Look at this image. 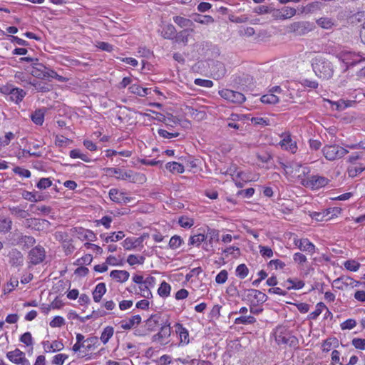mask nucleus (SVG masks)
<instances>
[{"instance_id": "nucleus-14", "label": "nucleus", "mask_w": 365, "mask_h": 365, "mask_svg": "<svg viewBox=\"0 0 365 365\" xmlns=\"http://www.w3.org/2000/svg\"><path fill=\"white\" fill-rule=\"evenodd\" d=\"M9 262L12 267H21L24 264V256L20 251L12 249L9 253Z\"/></svg>"}, {"instance_id": "nucleus-55", "label": "nucleus", "mask_w": 365, "mask_h": 365, "mask_svg": "<svg viewBox=\"0 0 365 365\" xmlns=\"http://www.w3.org/2000/svg\"><path fill=\"white\" fill-rule=\"evenodd\" d=\"M225 174L230 175L233 177V179L235 180V178H242V175H243L242 172H237V166L236 165H232L230 168H229L227 171L225 172Z\"/></svg>"}, {"instance_id": "nucleus-63", "label": "nucleus", "mask_w": 365, "mask_h": 365, "mask_svg": "<svg viewBox=\"0 0 365 365\" xmlns=\"http://www.w3.org/2000/svg\"><path fill=\"white\" fill-rule=\"evenodd\" d=\"M356 325V322L354 319H349L341 324V328L342 329H352Z\"/></svg>"}, {"instance_id": "nucleus-50", "label": "nucleus", "mask_w": 365, "mask_h": 365, "mask_svg": "<svg viewBox=\"0 0 365 365\" xmlns=\"http://www.w3.org/2000/svg\"><path fill=\"white\" fill-rule=\"evenodd\" d=\"M96 46L99 49L107 52H111L113 50V45L104 41H96Z\"/></svg>"}, {"instance_id": "nucleus-62", "label": "nucleus", "mask_w": 365, "mask_h": 365, "mask_svg": "<svg viewBox=\"0 0 365 365\" xmlns=\"http://www.w3.org/2000/svg\"><path fill=\"white\" fill-rule=\"evenodd\" d=\"M20 241L21 243H24V245H26L27 247L33 246L36 242V240L34 239V237L27 235L21 236Z\"/></svg>"}, {"instance_id": "nucleus-19", "label": "nucleus", "mask_w": 365, "mask_h": 365, "mask_svg": "<svg viewBox=\"0 0 365 365\" xmlns=\"http://www.w3.org/2000/svg\"><path fill=\"white\" fill-rule=\"evenodd\" d=\"M110 277L116 282L123 283L128 279L130 274L125 270H113L110 273Z\"/></svg>"}, {"instance_id": "nucleus-59", "label": "nucleus", "mask_w": 365, "mask_h": 365, "mask_svg": "<svg viewBox=\"0 0 365 365\" xmlns=\"http://www.w3.org/2000/svg\"><path fill=\"white\" fill-rule=\"evenodd\" d=\"M293 259L294 262L299 264L300 266H303L307 261L306 256L300 252L295 253L293 256Z\"/></svg>"}, {"instance_id": "nucleus-17", "label": "nucleus", "mask_w": 365, "mask_h": 365, "mask_svg": "<svg viewBox=\"0 0 365 365\" xmlns=\"http://www.w3.org/2000/svg\"><path fill=\"white\" fill-rule=\"evenodd\" d=\"M282 148L291 152L292 153H295L297 150V143L295 141H293L291 138L290 135L286 134L283 139L279 143Z\"/></svg>"}, {"instance_id": "nucleus-8", "label": "nucleus", "mask_w": 365, "mask_h": 365, "mask_svg": "<svg viewBox=\"0 0 365 365\" xmlns=\"http://www.w3.org/2000/svg\"><path fill=\"white\" fill-rule=\"evenodd\" d=\"M219 94L222 98L233 103L240 104L245 101L244 94L230 89H223L219 91Z\"/></svg>"}, {"instance_id": "nucleus-39", "label": "nucleus", "mask_w": 365, "mask_h": 365, "mask_svg": "<svg viewBox=\"0 0 365 365\" xmlns=\"http://www.w3.org/2000/svg\"><path fill=\"white\" fill-rule=\"evenodd\" d=\"M182 242L183 240L180 236L174 235L169 241V247L172 250H176L180 247Z\"/></svg>"}, {"instance_id": "nucleus-4", "label": "nucleus", "mask_w": 365, "mask_h": 365, "mask_svg": "<svg viewBox=\"0 0 365 365\" xmlns=\"http://www.w3.org/2000/svg\"><path fill=\"white\" fill-rule=\"evenodd\" d=\"M322 153L325 158L329 161L340 159L346 155L349 151L337 145H327L322 148Z\"/></svg>"}, {"instance_id": "nucleus-60", "label": "nucleus", "mask_w": 365, "mask_h": 365, "mask_svg": "<svg viewBox=\"0 0 365 365\" xmlns=\"http://www.w3.org/2000/svg\"><path fill=\"white\" fill-rule=\"evenodd\" d=\"M65 324V320L60 316L55 317L51 322L50 326L51 327H61Z\"/></svg>"}, {"instance_id": "nucleus-40", "label": "nucleus", "mask_w": 365, "mask_h": 365, "mask_svg": "<svg viewBox=\"0 0 365 365\" xmlns=\"http://www.w3.org/2000/svg\"><path fill=\"white\" fill-rule=\"evenodd\" d=\"M11 223L9 218L0 217V232H9L11 228Z\"/></svg>"}, {"instance_id": "nucleus-53", "label": "nucleus", "mask_w": 365, "mask_h": 365, "mask_svg": "<svg viewBox=\"0 0 365 365\" xmlns=\"http://www.w3.org/2000/svg\"><path fill=\"white\" fill-rule=\"evenodd\" d=\"M20 341L26 344V346L33 345V338L30 332H25L20 337Z\"/></svg>"}, {"instance_id": "nucleus-49", "label": "nucleus", "mask_w": 365, "mask_h": 365, "mask_svg": "<svg viewBox=\"0 0 365 365\" xmlns=\"http://www.w3.org/2000/svg\"><path fill=\"white\" fill-rule=\"evenodd\" d=\"M145 258L143 257H138L134 255H130L128 257L127 262L130 265H134L136 264H143Z\"/></svg>"}, {"instance_id": "nucleus-51", "label": "nucleus", "mask_w": 365, "mask_h": 365, "mask_svg": "<svg viewBox=\"0 0 365 365\" xmlns=\"http://www.w3.org/2000/svg\"><path fill=\"white\" fill-rule=\"evenodd\" d=\"M207 237H209V243L211 244L212 241H219V231L215 229H208Z\"/></svg>"}, {"instance_id": "nucleus-3", "label": "nucleus", "mask_w": 365, "mask_h": 365, "mask_svg": "<svg viewBox=\"0 0 365 365\" xmlns=\"http://www.w3.org/2000/svg\"><path fill=\"white\" fill-rule=\"evenodd\" d=\"M338 58L339 61L345 64L344 72H346L349 68H353L358 63L364 61L365 57L361 55V53H355L351 51H341L339 53Z\"/></svg>"}, {"instance_id": "nucleus-21", "label": "nucleus", "mask_w": 365, "mask_h": 365, "mask_svg": "<svg viewBox=\"0 0 365 365\" xmlns=\"http://www.w3.org/2000/svg\"><path fill=\"white\" fill-rule=\"evenodd\" d=\"M316 23L323 29H331L336 26V21L329 17H321L316 21Z\"/></svg>"}, {"instance_id": "nucleus-20", "label": "nucleus", "mask_w": 365, "mask_h": 365, "mask_svg": "<svg viewBox=\"0 0 365 365\" xmlns=\"http://www.w3.org/2000/svg\"><path fill=\"white\" fill-rule=\"evenodd\" d=\"M304 282L302 280L294 279H288L284 282V287L288 290L290 289H300L304 287Z\"/></svg>"}, {"instance_id": "nucleus-48", "label": "nucleus", "mask_w": 365, "mask_h": 365, "mask_svg": "<svg viewBox=\"0 0 365 365\" xmlns=\"http://www.w3.org/2000/svg\"><path fill=\"white\" fill-rule=\"evenodd\" d=\"M14 78L16 79V81L18 83L22 82V83H26L27 84H29V82H31L29 79V78H30L29 75L24 72H16L15 73Z\"/></svg>"}, {"instance_id": "nucleus-34", "label": "nucleus", "mask_w": 365, "mask_h": 365, "mask_svg": "<svg viewBox=\"0 0 365 365\" xmlns=\"http://www.w3.org/2000/svg\"><path fill=\"white\" fill-rule=\"evenodd\" d=\"M261 101L267 104H276L279 102V98L272 93L265 94L261 97Z\"/></svg>"}, {"instance_id": "nucleus-32", "label": "nucleus", "mask_w": 365, "mask_h": 365, "mask_svg": "<svg viewBox=\"0 0 365 365\" xmlns=\"http://www.w3.org/2000/svg\"><path fill=\"white\" fill-rule=\"evenodd\" d=\"M207 239V236L204 234H197L190 236L189 239V245L200 246V244Z\"/></svg>"}, {"instance_id": "nucleus-16", "label": "nucleus", "mask_w": 365, "mask_h": 365, "mask_svg": "<svg viewBox=\"0 0 365 365\" xmlns=\"http://www.w3.org/2000/svg\"><path fill=\"white\" fill-rule=\"evenodd\" d=\"M294 244L298 248L304 252H307L312 255L315 252V246L308 239L295 240Z\"/></svg>"}, {"instance_id": "nucleus-26", "label": "nucleus", "mask_w": 365, "mask_h": 365, "mask_svg": "<svg viewBox=\"0 0 365 365\" xmlns=\"http://www.w3.org/2000/svg\"><path fill=\"white\" fill-rule=\"evenodd\" d=\"M150 89L148 88H143L137 84H133L129 87L130 93L137 94L139 96H145L149 94Z\"/></svg>"}, {"instance_id": "nucleus-27", "label": "nucleus", "mask_w": 365, "mask_h": 365, "mask_svg": "<svg viewBox=\"0 0 365 365\" xmlns=\"http://www.w3.org/2000/svg\"><path fill=\"white\" fill-rule=\"evenodd\" d=\"M175 34H176L175 28L172 24L166 25L162 31V36L164 38H166V39L173 38L175 36Z\"/></svg>"}, {"instance_id": "nucleus-13", "label": "nucleus", "mask_w": 365, "mask_h": 365, "mask_svg": "<svg viewBox=\"0 0 365 365\" xmlns=\"http://www.w3.org/2000/svg\"><path fill=\"white\" fill-rule=\"evenodd\" d=\"M107 172L110 175H115L116 178L119 180H130L131 181H135V180L133 173L130 170L125 172L120 168H107Z\"/></svg>"}, {"instance_id": "nucleus-46", "label": "nucleus", "mask_w": 365, "mask_h": 365, "mask_svg": "<svg viewBox=\"0 0 365 365\" xmlns=\"http://www.w3.org/2000/svg\"><path fill=\"white\" fill-rule=\"evenodd\" d=\"M10 211L12 215L19 218H26L29 216V214L26 211L21 209L19 207H11Z\"/></svg>"}, {"instance_id": "nucleus-58", "label": "nucleus", "mask_w": 365, "mask_h": 365, "mask_svg": "<svg viewBox=\"0 0 365 365\" xmlns=\"http://www.w3.org/2000/svg\"><path fill=\"white\" fill-rule=\"evenodd\" d=\"M139 289H140V295L144 297V298H146V299H149L150 297H152V293L150 290V288L148 287L145 284H140L139 285Z\"/></svg>"}, {"instance_id": "nucleus-10", "label": "nucleus", "mask_w": 365, "mask_h": 365, "mask_svg": "<svg viewBox=\"0 0 365 365\" xmlns=\"http://www.w3.org/2000/svg\"><path fill=\"white\" fill-rule=\"evenodd\" d=\"M46 256V252L41 246H36L31 250L29 254L30 262L33 264H38L43 261Z\"/></svg>"}, {"instance_id": "nucleus-30", "label": "nucleus", "mask_w": 365, "mask_h": 365, "mask_svg": "<svg viewBox=\"0 0 365 365\" xmlns=\"http://www.w3.org/2000/svg\"><path fill=\"white\" fill-rule=\"evenodd\" d=\"M171 287L166 282H163L158 289V294L163 298L168 297L170 294Z\"/></svg>"}, {"instance_id": "nucleus-54", "label": "nucleus", "mask_w": 365, "mask_h": 365, "mask_svg": "<svg viewBox=\"0 0 365 365\" xmlns=\"http://www.w3.org/2000/svg\"><path fill=\"white\" fill-rule=\"evenodd\" d=\"M195 84L201 87L211 88L213 86V82L210 80L196 78L194 81Z\"/></svg>"}, {"instance_id": "nucleus-35", "label": "nucleus", "mask_w": 365, "mask_h": 365, "mask_svg": "<svg viewBox=\"0 0 365 365\" xmlns=\"http://www.w3.org/2000/svg\"><path fill=\"white\" fill-rule=\"evenodd\" d=\"M256 322V319L252 316H241L235 320V324H252Z\"/></svg>"}, {"instance_id": "nucleus-61", "label": "nucleus", "mask_w": 365, "mask_h": 365, "mask_svg": "<svg viewBox=\"0 0 365 365\" xmlns=\"http://www.w3.org/2000/svg\"><path fill=\"white\" fill-rule=\"evenodd\" d=\"M223 252L228 255H232L235 257H237L240 255V250L237 247H229L223 250Z\"/></svg>"}, {"instance_id": "nucleus-28", "label": "nucleus", "mask_w": 365, "mask_h": 365, "mask_svg": "<svg viewBox=\"0 0 365 365\" xmlns=\"http://www.w3.org/2000/svg\"><path fill=\"white\" fill-rule=\"evenodd\" d=\"M165 167L173 173H182L185 170L184 166L177 162L168 163Z\"/></svg>"}, {"instance_id": "nucleus-25", "label": "nucleus", "mask_w": 365, "mask_h": 365, "mask_svg": "<svg viewBox=\"0 0 365 365\" xmlns=\"http://www.w3.org/2000/svg\"><path fill=\"white\" fill-rule=\"evenodd\" d=\"M193 20L199 24L208 25L212 24L215 20L214 19L209 15H200L197 14H195L193 15Z\"/></svg>"}, {"instance_id": "nucleus-6", "label": "nucleus", "mask_w": 365, "mask_h": 365, "mask_svg": "<svg viewBox=\"0 0 365 365\" xmlns=\"http://www.w3.org/2000/svg\"><path fill=\"white\" fill-rule=\"evenodd\" d=\"M313 29V24L309 21H295L287 26V31L294 34L296 36H303L312 31Z\"/></svg>"}, {"instance_id": "nucleus-9", "label": "nucleus", "mask_w": 365, "mask_h": 365, "mask_svg": "<svg viewBox=\"0 0 365 365\" xmlns=\"http://www.w3.org/2000/svg\"><path fill=\"white\" fill-rule=\"evenodd\" d=\"M8 359L17 365H30L29 360L26 358L25 354L19 349L6 353Z\"/></svg>"}, {"instance_id": "nucleus-36", "label": "nucleus", "mask_w": 365, "mask_h": 365, "mask_svg": "<svg viewBox=\"0 0 365 365\" xmlns=\"http://www.w3.org/2000/svg\"><path fill=\"white\" fill-rule=\"evenodd\" d=\"M324 308H326V305L323 302L318 303L315 310L309 314V319L312 320L316 319L322 314Z\"/></svg>"}, {"instance_id": "nucleus-52", "label": "nucleus", "mask_w": 365, "mask_h": 365, "mask_svg": "<svg viewBox=\"0 0 365 365\" xmlns=\"http://www.w3.org/2000/svg\"><path fill=\"white\" fill-rule=\"evenodd\" d=\"M51 185L52 181L50 180V178H43L40 179L36 185V187L40 190H44L51 186Z\"/></svg>"}, {"instance_id": "nucleus-15", "label": "nucleus", "mask_w": 365, "mask_h": 365, "mask_svg": "<svg viewBox=\"0 0 365 365\" xmlns=\"http://www.w3.org/2000/svg\"><path fill=\"white\" fill-rule=\"evenodd\" d=\"M5 89L6 92L8 93L11 101L16 103L21 102L26 96V92L23 89L19 88H9V87H6Z\"/></svg>"}, {"instance_id": "nucleus-18", "label": "nucleus", "mask_w": 365, "mask_h": 365, "mask_svg": "<svg viewBox=\"0 0 365 365\" xmlns=\"http://www.w3.org/2000/svg\"><path fill=\"white\" fill-rule=\"evenodd\" d=\"M160 315L159 314H155L151 315L145 322L144 327L145 329L150 332L156 329L160 325Z\"/></svg>"}, {"instance_id": "nucleus-7", "label": "nucleus", "mask_w": 365, "mask_h": 365, "mask_svg": "<svg viewBox=\"0 0 365 365\" xmlns=\"http://www.w3.org/2000/svg\"><path fill=\"white\" fill-rule=\"evenodd\" d=\"M246 292V299L250 302V306L263 304L267 298L265 294L257 289H247Z\"/></svg>"}, {"instance_id": "nucleus-12", "label": "nucleus", "mask_w": 365, "mask_h": 365, "mask_svg": "<svg viewBox=\"0 0 365 365\" xmlns=\"http://www.w3.org/2000/svg\"><path fill=\"white\" fill-rule=\"evenodd\" d=\"M110 199L118 204H126L132 200L131 197L125 195V193L119 191L116 188H112L109 190Z\"/></svg>"}, {"instance_id": "nucleus-33", "label": "nucleus", "mask_w": 365, "mask_h": 365, "mask_svg": "<svg viewBox=\"0 0 365 365\" xmlns=\"http://www.w3.org/2000/svg\"><path fill=\"white\" fill-rule=\"evenodd\" d=\"M46 68L41 63H34V66L32 67V70L31 71V74L33 76L41 78L43 77V73H45Z\"/></svg>"}, {"instance_id": "nucleus-24", "label": "nucleus", "mask_w": 365, "mask_h": 365, "mask_svg": "<svg viewBox=\"0 0 365 365\" xmlns=\"http://www.w3.org/2000/svg\"><path fill=\"white\" fill-rule=\"evenodd\" d=\"M176 332L179 334L180 343L187 344L189 343L188 331L181 324H176Z\"/></svg>"}, {"instance_id": "nucleus-43", "label": "nucleus", "mask_w": 365, "mask_h": 365, "mask_svg": "<svg viewBox=\"0 0 365 365\" xmlns=\"http://www.w3.org/2000/svg\"><path fill=\"white\" fill-rule=\"evenodd\" d=\"M249 273V269L245 264H240L236 268V274L240 279H245Z\"/></svg>"}, {"instance_id": "nucleus-57", "label": "nucleus", "mask_w": 365, "mask_h": 365, "mask_svg": "<svg viewBox=\"0 0 365 365\" xmlns=\"http://www.w3.org/2000/svg\"><path fill=\"white\" fill-rule=\"evenodd\" d=\"M352 345L357 349L365 350V339L354 338L352 339Z\"/></svg>"}, {"instance_id": "nucleus-38", "label": "nucleus", "mask_w": 365, "mask_h": 365, "mask_svg": "<svg viewBox=\"0 0 365 365\" xmlns=\"http://www.w3.org/2000/svg\"><path fill=\"white\" fill-rule=\"evenodd\" d=\"M344 266L349 271L356 272L359 270L361 264L354 259H349L344 262Z\"/></svg>"}, {"instance_id": "nucleus-2", "label": "nucleus", "mask_w": 365, "mask_h": 365, "mask_svg": "<svg viewBox=\"0 0 365 365\" xmlns=\"http://www.w3.org/2000/svg\"><path fill=\"white\" fill-rule=\"evenodd\" d=\"M273 335L278 345L295 346L298 344L297 338L292 335L288 328L284 326L277 327L273 331Z\"/></svg>"}, {"instance_id": "nucleus-47", "label": "nucleus", "mask_w": 365, "mask_h": 365, "mask_svg": "<svg viewBox=\"0 0 365 365\" xmlns=\"http://www.w3.org/2000/svg\"><path fill=\"white\" fill-rule=\"evenodd\" d=\"M69 155L71 158H80L85 162L90 161L88 156L85 154L81 153L80 150L78 149H74L71 150Z\"/></svg>"}, {"instance_id": "nucleus-64", "label": "nucleus", "mask_w": 365, "mask_h": 365, "mask_svg": "<svg viewBox=\"0 0 365 365\" xmlns=\"http://www.w3.org/2000/svg\"><path fill=\"white\" fill-rule=\"evenodd\" d=\"M68 358V356L63 354H59L54 356L53 359V364L56 365H63L65 360Z\"/></svg>"}, {"instance_id": "nucleus-45", "label": "nucleus", "mask_w": 365, "mask_h": 365, "mask_svg": "<svg viewBox=\"0 0 365 365\" xmlns=\"http://www.w3.org/2000/svg\"><path fill=\"white\" fill-rule=\"evenodd\" d=\"M283 19H287L293 17L297 14V10L293 7L285 6L282 9Z\"/></svg>"}, {"instance_id": "nucleus-56", "label": "nucleus", "mask_w": 365, "mask_h": 365, "mask_svg": "<svg viewBox=\"0 0 365 365\" xmlns=\"http://www.w3.org/2000/svg\"><path fill=\"white\" fill-rule=\"evenodd\" d=\"M228 277V273L225 269L221 270L215 277V282L217 284H224Z\"/></svg>"}, {"instance_id": "nucleus-37", "label": "nucleus", "mask_w": 365, "mask_h": 365, "mask_svg": "<svg viewBox=\"0 0 365 365\" xmlns=\"http://www.w3.org/2000/svg\"><path fill=\"white\" fill-rule=\"evenodd\" d=\"M32 121L36 125H42L44 121V113L41 110H36L31 116Z\"/></svg>"}, {"instance_id": "nucleus-23", "label": "nucleus", "mask_w": 365, "mask_h": 365, "mask_svg": "<svg viewBox=\"0 0 365 365\" xmlns=\"http://www.w3.org/2000/svg\"><path fill=\"white\" fill-rule=\"evenodd\" d=\"M106 292V287L105 283H99L96 286L94 291L93 292V298L94 302H99L102 297Z\"/></svg>"}, {"instance_id": "nucleus-5", "label": "nucleus", "mask_w": 365, "mask_h": 365, "mask_svg": "<svg viewBox=\"0 0 365 365\" xmlns=\"http://www.w3.org/2000/svg\"><path fill=\"white\" fill-rule=\"evenodd\" d=\"M329 182L330 180L324 176L314 175L307 179H303L301 184L306 187L311 188L312 190H319L325 187Z\"/></svg>"}, {"instance_id": "nucleus-29", "label": "nucleus", "mask_w": 365, "mask_h": 365, "mask_svg": "<svg viewBox=\"0 0 365 365\" xmlns=\"http://www.w3.org/2000/svg\"><path fill=\"white\" fill-rule=\"evenodd\" d=\"M114 333V329L112 327L108 326L106 327L100 337L101 341L103 342V344H106L108 343L109 339L113 336Z\"/></svg>"}, {"instance_id": "nucleus-22", "label": "nucleus", "mask_w": 365, "mask_h": 365, "mask_svg": "<svg viewBox=\"0 0 365 365\" xmlns=\"http://www.w3.org/2000/svg\"><path fill=\"white\" fill-rule=\"evenodd\" d=\"M141 322L140 315H134L128 320H124L120 322V327L125 330L130 329L135 324H139Z\"/></svg>"}, {"instance_id": "nucleus-11", "label": "nucleus", "mask_w": 365, "mask_h": 365, "mask_svg": "<svg viewBox=\"0 0 365 365\" xmlns=\"http://www.w3.org/2000/svg\"><path fill=\"white\" fill-rule=\"evenodd\" d=\"M171 334V329L170 324H165L162 326L158 333L153 335V340L158 341L160 344H165L168 342V338Z\"/></svg>"}, {"instance_id": "nucleus-42", "label": "nucleus", "mask_w": 365, "mask_h": 365, "mask_svg": "<svg viewBox=\"0 0 365 365\" xmlns=\"http://www.w3.org/2000/svg\"><path fill=\"white\" fill-rule=\"evenodd\" d=\"M125 235L123 232L119 231L118 232H113L111 235L106 236L104 238L105 242L108 243L109 242H117L124 237Z\"/></svg>"}, {"instance_id": "nucleus-44", "label": "nucleus", "mask_w": 365, "mask_h": 365, "mask_svg": "<svg viewBox=\"0 0 365 365\" xmlns=\"http://www.w3.org/2000/svg\"><path fill=\"white\" fill-rule=\"evenodd\" d=\"M179 225L184 228H190L194 225V220L186 216H182L178 220Z\"/></svg>"}, {"instance_id": "nucleus-31", "label": "nucleus", "mask_w": 365, "mask_h": 365, "mask_svg": "<svg viewBox=\"0 0 365 365\" xmlns=\"http://www.w3.org/2000/svg\"><path fill=\"white\" fill-rule=\"evenodd\" d=\"M173 21L181 28L190 27L192 25L190 19L180 16H174Z\"/></svg>"}, {"instance_id": "nucleus-41", "label": "nucleus", "mask_w": 365, "mask_h": 365, "mask_svg": "<svg viewBox=\"0 0 365 365\" xmlns=\"http://www.w3.org/2000/svg\"><path fill=\"white\" fill-rule=\"evenodd\" d=\"M320 9L319 3L318 1L308 4L307 6L302 7V12L305 14L313 13Z\"/></svg>"}, {"instance_id": "nucleus-1", "label": "nucleus", "mask_w": 365, "mask_h": 365, "mask_svg": "<svg viewBox=\"0 0 365 365\" xmlns=\"http://www.w3.org/2000/svg\"><path fill=\"white\" fill-rule=\"evenodd\" d=\"M312 66L315 74L320 78L329 79L334 74L332 63L322 56L313 58Z\"/></svg>"}]
</instances>
